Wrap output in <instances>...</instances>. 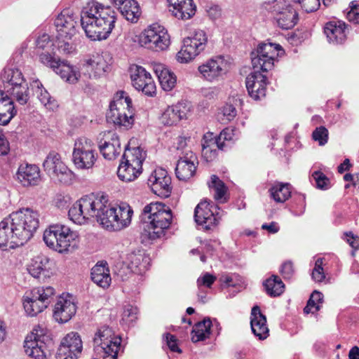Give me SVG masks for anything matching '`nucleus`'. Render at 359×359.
I'll return each instance as SVG.
<instances>
[{
    "mask_svg": "<svg viewBox=\"0 0 359 359\" xmlns=\"http://www.w3.org/2000/svg\"><path fill=\"white\" fill-rule=\"evenodd\" d=\"M76 17L70 9L63 10L55 20L59 38L72 39L76 34Z\"/></svg>",
    "mask_w": 359,
    "mask_h": 359,
    "instance_id": "4be33fe9",
    "label": "nucleus"
},
{
    "mask_svg": "<svg viewBox=\"0 0 359 359\" xmlns=\"http://www.w3.org/2000/svg\"><path fill=\"white\" fill-rule=\"evenodd\" d=\"M208 187L211 191H214L215 200L222 199L227 190L224 183L215 175L211 176L210 182H208Z\"/></svg>",
    "mask_w": 359,
    "mask_h": 359,
    "instance_id": "de8ad7c7",
    "label": "nucleus"
},
{
    "mask_svg": "<svg viewBox=\"0 0 359 359\" xmlns=\"http://www.w3.org/2000/svg\"><path fill=\"white\" fill-rule=\"evenodd\" d=\"M344 235L346 237V241L348 243L350 246L354 249L359 248V237L355 236L352 232H346Z\"/></svg>",
    "mask_w": 359,
    "mask_h": 359,
    "instance_id": "774afa93",
    "label": "nucleus"
},
{
    "mask_svg": "<svg viewBox=\"0 0 359 359\" xmlns=\"http://www.w3.org/2000/svg\"><path fill=\"white\" fill-rule=\"evenodd\" d=\"M39 168L34 164H21L15 175V180L23 187L37 186L41 182Z\"/></svg>",
    "mask_w": 359,
    "mask_h": 359,
    "instance_id": "5701e85b",
    "label": "nucleus"
},
{
    "mask_svg": "<svg viewBox=\"0 0 359 359\" xmlns=\"http://www.w3.org/2000/svg\"><path fill=\"white\" fill-rule=\"evenodd\" d=\"M50 259L44 255H39L33 258L28 266L27 270L34 278H38L48 268Z\"/></svg>",
    "mask_w": 359,
    "mask_h": 359,
    "instance_id": "37998d69",
    "label": "nucleus"
},
{
    "mask_svg": "<svg viewBox=\"0 0 359 359\" xmlns=\"http://www.w3.org/2000/svg\"><path fill=\"white\" fill-rule=\"evenodd\" d=\"M215 280L216 277L215 276L209 273H205L198 278L197 285L198 287L201 286L210 287Z\"/></svg>",
    "mask_w": 359,
    "mask_h": 359,
    "instance_id": "680f3d73",
    "label": "nucleus"
},
{
    "mask_svg": "<svg viewBox=\"0 0 359 359\" xmlns=\"http://www.w3.org/2000/svg\"><path fill=\"white\" fill-rule=\"evenodd\" d=\"M52 45V43L50 40V37L46 34H43L39 36L36 41V46L37 48L39 49H45L47 47H49Z\"/></svg>",
    "mask_w": 359,
    "mask_h": 359,
    "instance_id": "338daca9",
    "label": "nucleus"
},
{
    "mask_svg": "<svg viewBox=\"0 0 359 359\" xmlns=\"http://www.w3.org/2000/svg\"><path fill=\"white\" fill-rule=\"evenodd\" d=\"M146 157V153L140 147H133L132 149H126L122 161H124L134 166L140 167L142 169V162Z\"/></svg>",
    "mask_w": 359,
    "mask_h": 359,
    "instance_id": "a18cd8bd",
    "label": "nucleus"
},
{
    "mask_svg": "<svg viewBox=\"0 0 359 359\" xmlns=\"http://www.w3.org/2000/svg\"><path fill=\"white\" fill-rule=\"evenodd\" d=\"M139 43L146 48L161 51L168 48L170 40L168 31L163 26L153 24L140 35Z\"/></svg>",
    "mask_w": 359,
    "mask_h": 359,
    "instance_id": "9d476101",
    "label": "nucleus"
},
{
    "mask_svg": "<svg viewBox=\"0 0 359 359\" xmlns=\"http://www.w3.org/2000/svg\"><path fill=\"white\" fill-rule=\"evenodd\" d=\"M233 130L229 128L224 129L219 136L214 139L217 142V148L219 149H224L225 147V142L231 141L233 140Z\"/></svg>",
    "mask_w": 359,
    "mask_h": 359,
    "instance_id": "4d7b16f0",
    "label": "nucleus"
},
{
    "mask_svg": "<svg viewBox=\"0 0 359 359\" xmlns=\"http://www.w3.org/2000/svg\"><path fill=\"white\" fill-rule=\"evenodd\" d=\"M324 32L330 43H342L346 37V25L341 21L329 22L325 26Z\"/></svg>",
    "mask_w": 359,
    "mask_h": 359,
    "instance_id": "c85d7f7f",
    "label": "nucleus"
},
{
    "mask_svg": "<svg viewBox=\"0 0 359 359\" xmlns=\"http://www.w3.org/2000/svg\"><path fill=\"white\" fill-rule=\"evenodd\" d=\"M6 97L20 105H25L29 100V91L27 83H23L22 85L9 88L5 90Z\"/></svg>",
    "mask_w": 359,
    "mask_h": 359,
    "instance_id": "72a5a7b5",
    "label": "nucleus"
},
{
    "mask_svg": "<svg viewBox=\"0 0 359 359\" xmlns=\"http://www.w3.org/2000/svg\"><path fill=\"white\" fill-rule=\"evenodd\" d=\"M265 290L270 297L280 296L285 289V285L281 279L276 275H272L264 283Z\"/></svg>",
    "mask_w": 359,
    "mask_h": 359,
    "instance_id": "49530a36",
    "label": "nucleus"
},
{
    "mask_svg": "<svg viewBox=\"0 0 359 359\" xmlns=\"http://www.w3.org/2000/svg\"><path fill=\"white\" fill-rule=\"evenodd\" d=\"M83 350V344L77 332L68 333L62 340L56 353L57 359H78Z\"/></svg>",
    "mask_w": 359,
    "mask_h": 359,
    "instance_id": "2eb2a0df",
    "label": "nucleus"
},
{
    "mask_svg": "<svg viewBox=\"0 0 359 359\" xmlns=\"http://www.w3.org/2000/svg\"><path fill=\"white\" fill-rule=\"evenodd\" d=\"M323 294L315 290L311 294L306 306L304 309L306 313L316 312L320 310V304L323 303Z\"/></svg>",
    "mask_w": 359,
    "mask_h": 359,
    "instance_id": "09e8293b",
    "label": "nucleus"
},
{
    "mask_svg": "<svg viewBox=\"0 0 359 359\" xmlns=\"http://www.w3.org/2000/svg\"><path fill=\"white\" fill-rule=\"evenodd\" d=\"M170 11L178 19L189 20L195 15L196 6L194 4L193 0H188L170 8Z\"/></svg>",
    "mask_w": 359,
    "mask_h": 359,
    "instance_id": "c03bdc74",
    "label": "nucleus"
},
{
    "mask_svg": "<svg viewBox=\"0 0 359 359\" xmlns=\"http://www.w3.org/2000/svg\"><path fill=\"white\" fill-rule=\"evenodd\" d=\"M39 59L43 65L52 68L63 80L69 83H76L81 76V74L75 67L65 61L56 59L49 53H42L39 55Z\"/></svg>",
    "mask_w": 359,
    "mask_h": 359,
    "instance_id": "f8f14e48",
    "label": "nucleus"
},
{
    "mask_svg": "<svg viewBox=\"0 0 359 359\" xmlns=\"http://www.w3.org/2000/svg\"><path fill=\"white\" fill-rule=\"evenodd\" d=\"M13 230L8 218L0 222V249L5 250L6 247L15 248L18 246L13 243L15 241Z\"/></svg>",
    "mask_w": 359,
    "mask_h": 359,
    "instance_id": "c9c22d12",
    "label": "nucleus"
},
{
    "mask_svg": "<svg viewBox=\"0 0 359 359\" xmlns=\"http://www.w3.org/2000/svg\"><path fill=\"white\" fill-rule=\"evenodd\" d=\"M116 11L95 1L88 2L81 11V25L88 38L100 41L109 37L115 26Z\"/></svg>",
    "mask_w": 359,
    "mask_h": 359,
    "instance_id": "f03ea898",
    "label": "nucleus"
},
{
    "mask_svg": "<svg viewBox=\"0 0 359 359\" xmlns=\"http://www.w3.org/2000/svg\"><path fill=\"white\" fill-rule=\"evenodd\" d=\"M220 110V114L222 116V117L220 118V120L224 123L231 121L237 116V110L233 104L227 102L221 108Z\"/></svg>",
    "mask_w": 359,
    "mask_h": 359,
    "instance_id": "603ef678",
    "label": "nucleus"
},
{
    "mask_svg": "<svg viewBox=\"0 0 359 359\" xmlns=\"http://www.w3.org/2000/svg\"><path fill=\"white\" fill-rule=\"evenodd\" d=\"M107 262L97 264L91 269V279L98 286L107 288L111 283V278Z\"/></svg>",
    "mask_w": 359,
    "mask_h": 359,
    "instance_id": "7c9ffc66",
    "label": "nucleus"
},
{
    "mask_svg": "<svg viewBox=\"0 0 359 359\" xmlns=\"http://www.w3.org/2000/svg\"><path fill=\"white\" fill-rule=\"evenodd\" d=\"M111 63L112 57L107 53L93 55L83 64L81 74L88 79L100 78L110 71Z\"/></svg>",
    "mask_w": 359,
    "mask_h": 359,
    "instance_id": "ddd939ff",
    "label": "nucleus"
},
{
    "mask_svg": "<svg viewBox=\"0 0 359 359\" xmlns=\"http://www.w3.org/2000/svg\"><path fill=\"white\" fill-rule=\"evenodd\" d=\"M267 78L261 72L254 70L246 78V88L250 96L258 100L265 97Z\"/></svg>",
    "mask_w": 359,
    "mask_h": 359,
    "instance_id": "b1692460",
    "label": "nucleus"
},
{
    "mask_svg": "<svg viewBox=\"0 0 359 359\" xmlns=\"http://www.w3.org/2000/svg\"><path fill=\"white\" fill-rule=\"evenodd\" d=\"M53 345L52 339L46 334L41 327H35L31 334L26 337L24 348L26 354L34 359H44L49 353Z\"/></svg>",
    "mask_w": 359,
    "mask_h": 359,
    "instance_id": "0eeeda50",
    "label": "nucleus"
},
{
    "mask_svg": "<svg viewBox=\"0 0 359 359\" xmlns=\"http://www.w3.org/2000/svg\"><path fill=\"white\" fill-rule=\"evenodd\" d=\"M312 137L319 145L323 146L328 140V130L324 126L317 127L312 133Z\"/></svg>",
    "mask_w": 359,
    "mask_h": 359,
    "instance_id": "5fc2aeb1",
    "label": "nucleus"
},
{
    "mask_svg": "<svg viewBox=\"0 0 359 359\" xmlns=\"http://www.w3.org/2000/svg\"><path fill=\"white\" fill-rule=\"evenodd\" d=\"M45 171L52 177L61 183L70 184L74 175L62 161L60 155L55 151L50 152L43 163Z\"/></svg>",
    "mask_w": 359,
    "mask_h": 359,
    "instance_id": "9b49d317",
    "label": "nucleus"
},
{
    "mask_svg": "<svg viewBox=\"0 0 359 359\" xmlns=\"http://www.w3.org/2000/svg\"><path fill=\"white\" fill-rule=\"evenodd\" d=\"M144 259L147 260V258L140 251L137 252H133L127 255L128 267L133 271H136L137 269L141 270L142 268H145V265L142 263Z\"/></svg>",
    "mask_w": 359,
    "mask_h": 359,
    "instance_id": "3c124183",
    "label": "nucleus"
},
{
    "mask_svg": "<svg viewBox=\"0 0 359 359\" xmlns=\"http://www.w3.org/2000/svg\"><path fill=\"white\" fill-rule=\"evenodd\" d=\"M201 43L196 44L190 39L185 38L183 41V46L177 53V60L180 63H187L198 55L205 50L203 45Z\"/></svg>",
    "mask_w": 359,
    "mask_h": 359,
    "instance_id": "cd10ccee",
    "label": "nucleus"
},
{
    "mask_svg": "<svg viewBox=\"0 0 359 359\" xmlns=\"http://www.w3.org/2000/svg\"><path fill=\"white\" fill-rule=\"evenodd\" d=\"M31 87L39 100L47 109L53 110L57 107L55 100L50 96L39 80L33 81L31 83Z\"/></svg>",
    "mask_w": 359,
    "mask_h": 359,
    "instance_id": "f704fd0d",
    "label": "nucleus"
},
{
    "mask_svg": "<svg viewBox=\"0 0 359 359\" xmlns=\"http://www.w3.org/2000/svg\"><path fill=\"white\" fill-rule=\"evenodd\" d=\"M187 38L196 43V44L201 43L200 45H203L204 48H205L208 43V36L203 30H196L194 32L192 36Z\"/></svg>",
    "mask_w": 359,
    "mask_h": 359,
    "instance_id": "052dcab7",
    "label": "nucleus"
},
{
    "mask_svg": "<svg viewBox=\"0 0 359 359\" xmlns=\"http://www.w3.org/2000/svg\"><path fill=\"white\" fill-rule=\"evenodd\" d=\"M55 294L53 287H36L27 292L23 297V306L29 316H36L46 309Z\"/></svg>",
    "mask_w": 359,
    "mask_h": 359,
    "instance_id": "6e6552de",
    "label": "nucleus"
},
{
    "mask_svg": "<svg viewBox=\"0 0 359 359\" xmlns=\"http://www.w3.org/2000/svg\"><path fill=\"white\" fill-rule=\"evenodd\" d=\"M107 118L117 126L128 129L134 123L133 111L130 109L128 112L123 113L113 111V114L107 115Z\"/></svg>",
    "mask_w": 359,
    "mask_h": 359,
    "instance_id": "a19ab883",
    "label": "nucleus"
},
{
    "mask_svg": "<svg viewBox=\"0 0 359 359\" xmlns=\"http://www.w3.org/2000/svg\"><path fill=\"white\" fill-rule=\"evenodd\" d=\"M77 234L63 224L49 226L43 233V241L50 248L60 253L72 252L77 248Z\"/></svg>",
    "mask_w": 359,
    "mask_h": 359,
    "instance_id": "39448f33",
    "label": "nucleus"
},
{
    "mask_svg": "<svg viewBox=\"0 0 359 359\" xmlns=\"http://www.w3.org/2000/svg\"><path fill=\"white\" fill-rule=\"evenodd\" d=\"M13 229L15 244L24 245L32 236L39 226V215L30 208H23L10 215L8 218Z\"/></svg>",
    "mask_w": 359,
    "mask_h": 359,
    "instance_id": "20e7f679",
    "label": "nucleus"
},
{
    "mask_svg": "<svg viewBox=\"0 0 359 359\" xmlns=\"http://www.w3.org/2000/svg\"><path fill=\"white\" fill-rule=\"evenodd\" d=\"M348 18L355 23L359 22V4L351 2V11L348 13Z\"/></svg>",
    "mask_w": 359,
    "mask_h": 359,
    "instance_id": "0e129e2a",
    "label": "nucleus"
},
{
    "mask_svg": "<svg viewBox=\"0 0 359 359\" xmlns=\"http://www.w3.org/2000/svg\"><path fill=\"white\" fill-rule=\"evenodd\" d=\"M121 15L132 22L137 21L140 16V8L136 0H113Z\"/></svg>",
    "mask_w": 359,
    "mask_h": 359,
    "instance_id": "c756f323",
    "label": "nucleus"
},
{
    "mask_svg": "<svg viewBox=\"0 0 359 359\" xmlns=\"http://www.w3.org/2000/svg\"><path fill=\"white\" fill-rule=\"evenodd\" d=\"M138 309L132 305H126L122 314V320L127 324L133 323L137 319Z\"/></svg>",
    "mask_w": 359,
    "mask_h": 359,
    "instance_id": "6e6d98bb",
    "label": "nucleus"
},
{
    "mask_svg": "<svg viewBox=\"0 0 359 359\" xmlns=\"http://www.w3.org/2000/svg\"><path fill=\"white\" fill-rule=\"evenodd\" d=\"M271 197L277 203H284L291 196V187L288 183H275L269 189Z\"/></svg>",
    "mask_w": 359,
    "mask_h": 359,
    "instance_id": "79ce46f5",
    "label": "nucleus"
},
{
    "mask_svg": "<svg viewBox=\"0 0 359 359\" xmlns=\"http://www.w3.org/2000/svg\"><path fill=\"white\" fill-rule=\"evenodd\" d=\"M100 151L106 159L112 160L121 152V142L118 135L113 131H107L99 145Z\"/></svg>",
    "mask_w": 359,
    "mask_h": 359,
    "instance_id": "a878e982",
    "label": "nucleus"
},
{
    "mask_svg": "<svg viewBox=\"0 0 359 359\" xmlns=\"http://www.w3.org/2000/svg\"><path fill=\"white\" fill-rule=\"evenodd\" d=\"M76 309L74 297L69 294H62L54 306L53 318L60 323H67L75 315Z\"/></svg>",
    "mask_w": 359,
    "mask_h": 359,
    "instance_id": "6ab92c4d",
    "label": "nucleus"
},
{
    "mask_svg": "<svg viewBox=\"0 0 359 359\" xmlns=\"http://www.w3.org/2000/svg\"><path fill=\"white\" fill-rule=\"evenodd\" d=\"M216 147L217 142L214 139L208 140L206 137H204L203 142L202 143V156L207 161H211L216 157Z\"/></svg>",
    "mask_w": 359,
    "mask_h": 359,
    "instance_id": "8fccbe9b",
    "label": "nucleus"
},
{
    "mask_svg": "<svg viewBox=\"0 0 359 359\" xmlns=\"http://www.w3.org/2000/svg\"><path fill=\"white\" fill-rule=\"evenodd\" d=\"M4 90L11 87L19 86L27 83L18 69H6L1 76Z\"/></svg>",
    "mask_w": 359,
    "mask_h": 359,
    "instance_id": "e433bc0d",
    "label": "nucleus"
},
{
    "mask_svg": "<svg viewBox=\"0 0 359 359\" xmlns=\"http://www.w3.org/2000/svg\"><path fill=\"white\" fill-rule=\"evenodd\" d=\"M165 340L167 345L171 351L177 353L182 352L181 349L178 347L177 340L174 335L169 333L167 334L165 336Z\"/></svg>",
    "mask_w": 359,
    "mask_h": 359,
    "instance_id": "69168bd1",
    "label": "nucleus"
},
{
    "mask_svg": "<svg viewBox=\"0 0 359 359\" xmlns=\"http://www.w3.org/2000/svg\"><path fill=\"white\" fill-rule=\"evenodd\" d=\"M250 325L253 334L259 339H264L269 336L266 318L261 312L258 306L252 307L250 316Z\"/></svg>",
    "mask_w": 359,
    "mask_h": 359,
    "instance_id": "bb28decb",
    "label": "nucleus"
},
{
    "mask_svg": "<svg viewBox=\"0 0 359 359\" xmlns=\"http://www.w3.org/2000/svg\"><path fill=\"white\" fill-rule=\"evenodd\" d=\"M312 177L316 181V187L320 189L326 190L330 187L329 178L320 171H315Z\"/></svg>",
    "mask_w": 359,
    "mask_h": 359,
    "instance_id": "864d4df0",
    "label": "nucleus"
},
{
    "mask_svg": "<svg viewBox=\"0 0 359 359\" xmlns=\"http://www.w3.org/2000/svg\"><path fill=\"white\" fill-rule=\"evenodd\" d=\"M154 70L164 90L170 91L175 86L177 77L168 68L158 64L154 66Z\"/></svg>",
    "mask_w": 359,
    "mask_h": 359,
    "instance_id": "2f4dec72",
    "label": "nucleus"
},
{
    "mask_svg": "<svg viewBox=\"0 0 359 359\" xmlns=\"http://www.w3.org/2000/svg\"><path fill=\"white\" fill-rule=\"evenodd\" d=\"M144 233L151 240L165 236L172 222L171 210L162 203H151L143 208Z\"/></svg>",
    "mask_w": 359,
    "mask_h": 359,
    "instance_id": "7ed1b4c3",
    "label": "nucleus"
},
{
    "mask_svg": "<svg viewBox=\"0 0 359 359\" xmlns=\"http://www.w3.org/2000/svg\"><path fill=\"white\" fill-rule=\"evenodd\" d=\"M272 11L278 26L283 29H291L297 22V13L285 0H276L273 3Z\"/></svg>",
    "mask_w": 359,
    "mask_h": 359,
    "instance_id": "dca6fc26",
    "label": "nucleus"
},
{
    "mask_svg": "<svg viewBox=\"0 0 359 359\" xmlns=\"http://www.w3.org/2000/svg\"><path fill=\"white\" fill-rule=\"evenodd\" d=\"M297 2L306 13L313 12L320 6V0H297Z\"/></svg>",
    "mask_w": 359,
    "mask_h": 359,
    "instance_id": "bf43d9fd",
    "label": "nucleus"
},
{
    "mask_svg": "<svg viewBox=\"0 0 359 359\" xmlns=\"http://www.w3.org/2000/svg\"><path fill=\"white\" fill-rule=\"evenodd\" d=\"M211 325L212 322L210 318H205L195 324L191 332L192 341L196 343L208 338L210 334Z\"/></svg>",
    "mask_w": 359,
    "mask_h": 359,
    "instance_id": "ea45409f",
    "label": "nucleus"
},
{
    "mask_svg": "<svg viewBox=\"0 0 359 359\" xmlns=\"http://www.w3.org/2000/svg\"><path fill=\"white\" fill-rule=\"evenodd\" d=\"M16 113L17 110L13 102L6 96L3 97V93L0 91V125H7Z\"/></svg>",
    "mask_w": 359,
    "mask_h": 359,
    "instance_id": "4c0bfd02",
    "label": "nucleus"
},
{
    "mask_svg": "<svg viewBox=\"0 0 359 359\" xmlns=\"http://www.w3.org/2000/svg\"><path fill=\"white\" fill-rule=\"evenodd\" d=\"M133 214L126 203L111 205L104 196L89 194L76 201L69 208L68 216L75 224H84L95 217L103 228L114 231L128 226Z\"/></svg>",
    "mask_w": 359,
    "mask_h": 359,
    "instance_id": "f257e3e1",
    "label": "nucleus"
},
{
    "mask_svg": "<svg viewBox=\"0 0 359 359\" xmlns=\"http://www.w3.org/2000/svg\"><path fill=\"white\" fill-rule=\"evenodd\" d=\"M182 154L176 165L175 174L180 180L187 181L195 175L198 161L196 156L189 149L183 151Z\"/></svg>",
    "mask_w": 359,
    "mask_h": 359,
    "instance_id": "aec40b11",
    "label": "nucleus"
},
{
    "mask_svg": "<svg viewBox=\"0 0 359 359\" xmlns=\"http://www.w3.org/2000/svg\"><path fill=\"white\" fill-rule=\"evenodd\" d=\"M147 183L156 195L161 198L170 196L172 191L171 177L165 169H155L149 175Z\"/></svg>",
    "mask_w": 359,
    "mask_h": 359,
    "instance_id": "a211bd4d",
    "label": "nucleus"
},
{
    "mask_svg": "<svg viewBox=\"0 0 359 359\" xmlns=\"http://www.w3.org/2000/svg\"><path fill=\"white\" fill-rule=\"evenodd\" d=\"M142 172L140 167L134 166L124 161H121L118 170L117 175L118 178L124 182H131L135 180Z\"/></svg>",
    "mask_w": 359,
    "mask_h": 359,
    "instance_id": "58836bf2",
    "label": "nucleus"
},
{
    "mask_svg": "<svg viewBox=\"0 0 359 359\" xmlns=\"http://www.w3.org/2000/svg\"><path fill=\"white\" fill-rule=\"evenodd\" d=\"M130 69L133 86L146 95H154L156 85L151 74L144 67L138 65H133Z\"/></svg>",
    "mask_w": 359,
    "mask_h": 359,
    "instance_id": "f3484780",
    "label": "nucleus"
},
{
    "mask_svg": "<svg viewBox=\"0 0 359 359\" xmlns=\"http://www.w3.org/2000/svg\"><path fill=\"white\" fill-rule=\"evenodd\" d=\"M217 206L210 204L208 200L202 201L197 205L194 210V218L197 224L204 225L205 228L210 229L212 226L218 224L217 213L215 214L213 209H217Z\"/></svg>",
    "mask_w": 359,
    "mask_h": 359,
    "instance_id": "412c9836",
    "label": "nucleus"
},
{
    "mask_svg": "<svg viewBox=\"0 0 359 359\" xmlns=\"http://www.w3.org/2000/svg\"><path fill=\"white\" fill-rule=\"evenodd\" d=\"M130 109H133L131 99L126 92L120 91L114 95L107 115L113 114V111L118 113L128 112V110Z\"/></svg>",
    "mask_w": 359,
    "mask_h": 359,
    "instance_id": "473e14b6",
    "label": "nucleus"
},
{
    "mask_svg": "<svg viewBox=\"0 0 359 359\" xmlns=\"http://www.w3.org/2000/svg\"><path fill=\"white\" fill-rule=\"evenodd\" d=\"M98 157L96 145L86 137L75 140L72 151V162L79 170H89L93 168Z\"/></svg>",
    "mask_w": 359,
    "mask_h": 359,
    "instance_id": "423d86ee",
    "label": "nucleus"
},
{
    "mask_svg": "<svg viewBox=\"0 0 359 359\" xmlns=\"http://www.w3.org/2000/svg\"><path fill=\"white\" fill-rule=\"evenodd\" d=\"M283 50L279 44L268 43L259 45L256 53H252V65L254 70L268 72L273 69L274 62Z\"/></svg>",
    "mask_w": 359,
    "mask_h": 359,
    "instance_id": "1a4fd4ad",
    "label": "nucleus"
},
{
    "mask_svg": "<svg viewBox=\"0 0 359 359\" xmlns=\"http://www.w3.org/2000/svg\"><path fill=\"white\" fill-rule=\"evenodd\" d=\"M190 107L185 102H178L168 107L160 116V122L166 126L176 125L182 119L187 118Z\"/></svg>",
    "mask_w": 359,
    "mask_h": 359,
    "instance_id": "393cba45",
    "label": "nucleus"
},
{
    "mask_svg": "<svg viewBox=\"0 0 359 359\" xmlns=\"http://www.w3.org/2000/svg\"><path fill=\"white\" fill-rule=\"evenodd\" d=\"M201 77L205 80L217 81L228 72L229 63L223 56L214 57L198 68Z\"/></svg>",
    "mask_w": 359,
    "mask_h": 359,
    "instance_id": "4468645a",
    "label": "nucleus"
},
{
    "mask_svg": "<svg viewBox=\"0 0 359 359\" xmlns=\"http://www.w3.org/2000/svg\"><path fill=\"white\" fill-rule=\"evenodd\" d=\"M323 260L322 258H318L316 261L315 267L312 271V278L316 282H322L325 278V276L323 268Z\"/></svg>",
    "mask_w": 359,
    "mask_h": 359,
    "instance_id": "13d9d810",
    "label": "nucleus"
},
{
    "mask_svg": "<svg viewBox=\"0 0 359 359\" xmlns=\"http://www.w3.org/2000/svg\"><path fill=\"white\" fill-rule=\"evenodd\" d=\"M280 272L285 279H290L294 274V267L291 262H284L280 269Z\"/></svg>",
    "mask_w": 359,
    "mask_h": 359,
    "instance_id": "e2e57ef3",
    "label": "nucleus"
}]
</instances>
